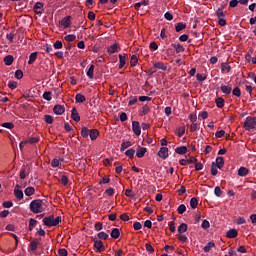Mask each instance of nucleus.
<instances>
[{"mask_svg":"<svg viewBox=\"0 0 256 256\" xmlns=\"http://www.w3.org/2000/svg\"><path fill=\"white\" fill-rule=\"evenodd\" d=\"M14 75L16 79H23V70H16Z\"/></svg>","mask_w":256,"mask_h":256,"instance_id":"57","label":"nucleus"},{"mask_svg":"<svg viewBox=\"0 0 256 256\" xmlns=\"http://www.w3.org/2000/svg\"><path fill=\"white\" fill-rule=\"evenodd\" d=\"M85 101H87V98H85V95L78 93L75 96V102L76 103H85Z\"/></svg>","mask_w":256,"mask_h":256,"instance_id":"24","label":"nucleus"},{"mask_svg":"<svg viewBox=\"0 0 256 256\" xmlns=\"http://www.w3.org/2000/svg\"><path fill=\"white\" fill-rule=\"evenodd\" d=\"M185 211H187V206H185V204H181L180 206H178L177 212L179 213V215H183Z\"/></svg>","mask_w":256,"mask_h":256,"instance_id":"47","label":"nucleus"},{"mask_svg":"<svg viewBox=\"0 0 256 256\" xmlns=\"http://www.w3.org/2000/svg\"><path fill=\"white\" fill-rule=\"evenodd\" d=\"M150 108L149 106L145 105L142 107V110L140 112V117H144V115H147V113H149Z\"/></svg>","mask_w":256,"mask_h":256,"instance_id":"48","label":"nucleus"},{"mask_svg":"<svg viewBox=\"0 0 256 256\" xmlns=\"http://www.w3.org/2000/svg\"><path fill=\"white\" fill-rule=\"evenodd\" d=\"M24 193H25L26 197H31V195H35V188L28 187L24 190Z\"/></svg>","mask_w":256,"mask_h":256,"instance_id":"29","label":"nucleus"},{"mask_svg":"<svg viewBox=\"0 0 256 256\" xmlns=\"http://www.w3.org/2000/svg\"><path fill=\"white\" fill-rule=\"evenodd\" d=\"M133 145V143L131 141H126V142H123L121 144V147H120V151H125V149H129V147H131Z\"/></svg>","mask_w":256,"mask_h":256,"instance_id":"33","label":"nucleus"},{"mask_svg":"<svg viewBox=\"0 0 256 256\" xmlns=\"http://www.w3.org/2000/svg\"><path fill=\"white\" fill-rule=\"evenodd\" d=\"M8 87H9V89H11L12 91H13L14 89H17V82H16V81H13V80H10V81L8 82Z\"/></svg>","mask_w":256,"mask_h":256,"instance_id":"53","label":"nucleus"},{"mask_svg":"<svg viewBox=\"0 0 256 256\" xmlns=\"http://www.w3.org/2000/svg\"><path fill=\"white\" fill-rule=\"evenodd\" d=\"M53 47L54 49H63V42L57 40L56 42H54Z\"/></svg>","mask_w":256,"mask_h":256,"instance_id":"56","label":"nucleus"},{"mask_svg":"<svg viewBox=\"0 0 256 256\" xmlns=\"http://www.w3.org/2000/svg\"><path fill=\"white\" fill-rule=\"evenodd\" d=\"M4 64L9 66V65H13V61H15V58L13 57V55H7L3 58Z\"/></svg>","mask_w":256,"mask_h":256,"instance_id":"18","label":"nucleus"},{"mask_svg":"<svg viewBox=\"0 0 256 256\" xmlns=\"http://www.w3.org/2000/svg\"><path fill=\"white\" fill-rule=\"evenodd\" d=\"M93 243L96 253H103V251H105V245L103 244V241L99 240V238H93Z\"/></svg>","mask_w":256,"mask_h":256,"instance_id":"4","label":"nucleus"},{"mask_svg":"<svg viewBox=\"0 0 256 256\" xmlns=\"http://www.w3.org/2000/svg\"><path fill=\"white\" fill-rule=\"evenodd\" d=\"M238 175L239 177H247V175H249V168L247 167H240L238 169Z\"/></svg>","mask_w":256,"mask_h":256,"instance_id":"14","label":"nucleus"},{"mask_svg":"<svg viewBox=\"0 0 256 256\" xmlns=\"http://www.w3.org/2000/svg\"><path fill=\"white\" fill-rule=\"evenodd\" d=\"M108 53L110 55H113V53H119V51H121V47L119 46V44L115 43L113 45H111L108 49H107Z\"/></svg>","mask_w":256,"mask_h":256,"instance_id":"10","label":"nucleus"},{"mask_svg":"<svg viewBox=\"0 0 256 256\" xmlns=\"http://www.w3.org/2000/svg\"><path fill=\"white\" fill-rule=\"evenodd\" d=\"M214 194L216 195V197H221V195H223V190H221L219 186H216L214 188Z\"/></svg>","mask_w":256,"mask_h":256,"instance_id":"52","label":"nucleus"},{"mask_svg":"<svg viewBox=\"0 0 256 256\" xmlns=\"http://www.w3.org/2000/svg\"><path fill=\"white\" fill-rule=\"evenodd\" d=\"M221 71H222V73H224L225 71H227V73H229L231 71V66L227 63H222Z\"/></svg>","mask_w":256,"mask_h":256,"instance_id":"43","label":"nucleus"},{"mask_svg":"<svg viewBox=\"0 0 256 256\" xmlns=\"http://www.w3.org/2000/svg\"><path fill=\"white\" fill-rule=\"evenodd\" d=\"M60 24L64 29H67L68 27L71 26V16H66L64 17L61 21Z\"/></svg>","mask_w":256,"mask_h":256,"instance_id":"13","label":"nucleus"},{"mask_svg":"<svg viewBox=\"0 0 256 256\" xmlns=\"http://www.w3.org/2000/svg\"><path fill=\"white\" fill-rule=\"evenodd\" d=\"M196 79H197V81H205L207 79V76H205L201 73H198V74H196Z\"/></svg>","mask_w":256,"mask_h":256,"instance_id":"62","label":"nucleus"},{"mask_svg":"<svg viewBox=\"0 0 256 256\" xmlns=\"http://www.w3.org/2000/svg\"><path fill=\"white\" fill-rule=\"evenodd\" d=\"M44 121L45 123H47L48 125H51L53 123V116L47 114L44 115Z\"/></svg>","mask_w":256,"mask_h":256,"instance_id":"50","label":"nucleus"},{"mask_svg":"<svg viewBox=\"0 0 256 256\" xmlns=\"http://www.w3.org/2000/svg\"><path fill=\"white\" fill-rule=\"evenodd\" d=\"M213 247H215V244L213 242H208L204 247V253H209Z\"/></svg>","mask_w":256,"mask_h":256,"instance_id":"41","label":"nucleus"},{"mask_svg":"<svg viewBox=\"0 0 256 256\" xmlns=\"http://www.w3.org/2000/svg\"><path fill=\"white\" fill-rule=\"evenodd\" d=\"M175 153L178 155H185L187 153V146H180L175 149Z\"/></svg>","mask_w":256,"mask_h":256,"instance_id":"27","label":"nucleus"},{"mask_svg":"<svg viewBox=\"0 0 256 256\" xmlns=\"http://www.w3.org/2000/svg\"><path fill=\"white\" fill-rule=\"evenodd\" d=\"M201 227L202 229H209L211 227V224L209 223L208 220H203Z\"/></svg>","mask_w":256,"mask_h":256,"instance_id":"61","label":"nucleus"},{"mask_svg":"<svg viewBox=\"0 0 256 256\" xmlns=\"http://www.w3.org/2000/svg\"><path fill=\"white\" fill-rule=\"evenodd\" d=\"M37 61V52H33L29 56L28 64L33 65Z\"/></svg>","mask_w":256,"mask_h":256,"instance_id":"28","label":"nucleus"},{"mask_svg":"<svg viewBox=\"0 0 256 256\" xmlns=\"http://www.w3.org/2000/svg\"><path fill=\"white\" fill-rule=\"evenodd\" d=\"M149 48L152 51H157V49H159V45H157V42L153 41V42L150 43Z\"/></svg>","mask_w":256,"mask_h":256,"instance_id":"59","label":"nucleus"},{"mask_svg":"<svg viewBox=\"0 0 256 256\" xmlns=\"http://www.w3.org/2000/svg\"><path fill=\"white\" fill-rule=\"evenodd\" d=\"M139 63V59H137V55H132L130 60L131 67H135Z\"/></svg>","mask_w":256,"mask_h":256,"instance_id":"45","label":"nucleus"},{"mask_svg":"<svg viewBox=\"0 0 256 256\" xmlns=\"http://www.w3.org/2000/svg\"><path fill=\"white\" fill-rule=\"evenodd\" d=\"M58 255H59V256H67V255H69V253L67 252V249H65V248H60V249L58 250Z\"/></svg>","mask_w":256,"mask_h":256,"instance_id":"60","label":"nucleus"},{"mask_svg":"<svg viewBox=\"0 0 256 256\" xmlns=\"http://www.w3.org/2000/svg\"><path fill=\"white\" fill-rule=\"evenodd\" d=\"M220 89L222 93H224V95H231V91H233V87L229 85L228 86L222 85Z\"/></svg>","mask_w":256,"mask_h":256,"instance_id":"20","label":"nucleus"},{"mask_svg":"<svg viewBox=\"0 0 256 256\" xmlns=\"http://www.w3.org/2000/svg\"><path fill=\"white\" fill-rule=\"evenodd\" d=\"M188 226L186 223H182L178 226L179 235H183V233H187Z\"/></svg>","mask_w":256,"mask_h":256,"instance_id":"26","label":"nucleus"},{"mask_svg":"<svg viewBox=\"0 0 256 256\" xmlns=\"http://www.w3.org/2000/svg\"><path fill=\"white\" fill-rule=\"evenodd\" d=\"M171 47H173L176 51V53H183L185 52V47L181 44H171Z\"/></svg>","mask_w":256,"mask_h":256,"instance_id":"25","label":"nucleus"},{"mask_svg":"<svg viewBox=\"0 0 256 256\" xmlns=\"http://www.w3.org/2000/svg\"><path fill=\"white\" fill-rule=\"evenodd\" d=\"M156 69H161V71H167V67L163 62H157L154 64Z\"/></svg>","mask_w":256,"mask_h":256,"instance_id":"35","label":"nucleus"},{"mask_svg":"<svg viewBox=\"0 0 256 256\" xmlns=\"http://www.w3.org/2000/svg\"><path fill=\"white\" fill-rule=\"evenodd\" d=\"M215 103L218 109H223V107H225V99H223L222 97L216 98Z\"/></svg>","mask_w":256,"mask_h":256,"instance_id":"22","label":"nucleus"},{"mask_svg":"<svg viewBox=\"0 0 256 256\" xmlns=\"http://www.w3.org/2000/svg\"><path fill=\"white\" fill-rule=\"evenodd\" d=\"M31 251H37V247H39V241L37 239L32 240L29 245Z\"/></svg>","mask_w":256,"mask_h":256,"instance_id":"30","label":"nucleus"},{"mask_svg":"<svg viewBox=\"0 0 256 256\" xmlns=\"http://www.w3.org/2000/svg\"><path fill=\"white\" fill-rule=\"evenodd\" d=\"M126 157H129V159H133L135 157V149L130 148L125 152Z\"/></svg>","mask_w":256,"mask_h":256,"instance_id":"40","label":"nucleus"},{"mask_svg":"<svg viewBox=\"0 0 256 256\" xmlns=\"http://www.w3.org/2000/svg\"><path fill=\"white\" fill-rule=\"evenodd\" d=\"M132 131L135 133L136 137H139L141 135V124L139 121H133L132 122Z\"/></svg>","mask_w":256,"mask_h":256,"instance_id":"5","label":"nucleus"},{"mask_svg":"<svg viewBox=\"0 0 256 256\" xmlns=\"http://www.w3.org/2000/svg\"><path fill=\"white\" fill-rule=\"evenodd\" d=\"M94 72H95V65H90L88 71H87V77H89V79H93L94 77Z\"/></svg>","mask_w":256,"mask_h":256,"instance_id":"32","label":"nucleus"},{"mask_svg":"<svg viewBox=\"0 0 256 256\" xmlns=\"http://www.w3.org/2000/svg\"><path fill=\"white\" fill-rule=\"evenodd\" d=\"M216 16L218 17V19L225 18V12L223 11V8H218L216 10Z\"/></svg>","mask_w":256,"mask_h":256,"instance_id":"42","label":"nucleus"},{"mask_svg":"<svg viewBox=\"0 0 256 256\" xmlns=\"http://www.w3.org/2000/svg\"><path fill=\"white\" fill-rule=\"evenodd\" d=\"M215 165L218 169H223V167L225 165V159L221 156L217 157Z\"/></svg>","mask_w":256,"mask_h":256,"instance_id":"15","label":"nucleus"},{"mask_svg":"<svg viewBox=\"0 0 256 256\" xmlns=\"http://www.w3.org/2000/svg\"><path fill=\"white\" fill-rule=\"evenodd\" d=\"M110 237H112V239H119V237H121V232L118 228H113L110 233Z\"/></svg>","mask_w":256,"mask_h":256,"instance_id":"21","label":"nucleus"},{"mask_svg":"<svg viewBox=\"0 0 256 256\" xmlns=\"http://www.w3.org/2000/svg\"><path fill=\"white\" fill-rule=\"evenodd\" d=\"M219 169L216 165H215V162H212V165H211V175L215 176L217 175V173H219Z\"/></svg>","mask_w":256,"mask_h":256,"instance_id":"49","label":"nucleus"},{"mask_svg":"<svg viewBox=\"0 0 256 256\" xmlns=\"http://www.w3.org/2000/svg\"><path fill=\"white\" fill-rule=\"evenodd\" d=\"M119 69H123L125 67V64L127 63V57L122 54H119Z\"/></svg>","mask_w":256,"mask_h":256,"instance_id":"16","label":"nucleus"},{"mask_svg":"<svg viewBox=\"0 0 256 256\" xmlns=\"http://www.w3.org/2000/svg\"><path fill=\"white\" fill-rule=\"evenodd\" d=\"M44 5L41 2H36L33 6V11L36 15H42L44 11Z\"/></svg>","mask_w":256,"mask_h":256,"instance_id":"6","label":"nucleus"},{"mask_svg":"<svg viewBox=\"0 0 256 256\" xmlns=\"http://www.w3.org/2000/svg\"><path fill=\"white\" fill-rule=\"evenodd\" d=\"M90 139L91 141H96L97 137H99V130L98 129H92L90 130Z\"/></svg>","mask_w":256,"mask_h":256,"instance_id":"23","label":"nucleus"},{"mask_svg":"<svg viewBox=\"0 0 256 256\" xmlns=\"http://www.w3.org/2000/svg\"><path fill=\"white\" fill-rule=\"evenodd\" d=\"M243 128L246 131H256V117L248 116L246 117Z\"/></svg>","mask_w":256,"mask_h":256,"instance_id":"1","label":"nucleus"},{"mask_svg":"<svg viewBox=\"0 0 256 256\" xmlns=\"http://www.w3.org/2000/svg\"><path fill=\"white\" fill-rule=\"evenodd\" d=\"M145 247H146V251H147L148 253H155V249L153 248V246H152L151 244L146 243V244H145Z\"/></svg>","mask_w":256,"mask_h":256,"instance_id":"58","label":"nucleus"},{"mask_svg":"<svg viewBox=\"0 0 256 256\" xmlns=\"http://www.w3.org/2000/svg\"><path fill=\"white\" fill-rule=\"evenodd\" d=\"M65 41H67L68 43H73V41H75V39H77V36H75V34H68L64 37Z\"/></svg>","mask_w":256,"mask_h":256,"instance_id":"36","label":"nucleus"},{"mask_svg":"<svg viewBox=\"0 0 256 256\" xmlns=\"http://www.w3.org/2000/svg\"><path fill=\"white\" fill-rule=\"evenodd\" d=\"M232 95L235 97H241V89L239 87H235L232 91Z\"/></svg>","mask_w":256,"mask_h":256,"instance_id":"54","label":"nucleus"},{"mask_svg":"<svg viewBox=\"0 0 256 256\" xmlns=\"http://www.w3.org/2000/svg\"><path fill=\"white\" fill-rule=\"evenodd\" d=\"M158 157H160L161 159H167L169 157V148L167 147L160 148L158 152Z\"/></svg>","mask_w":256,"mask_h":256,"instance_id":"8","label":"nucleus"},{"mask_svg":"<svg viewBox=\"0 0 256 256\" xmlns=\"http://www.w3.org/2000/svg\"><path fill=\"white\" fill-rule=\"evenodd\" d=\"M237 235H239V233L237 232V229H230L227 233H226V237L228 239H235V237H237Z\"/></svg>","mask_w":256,"mask_h":256,"instance_id":"17","label":"nucleus"},{"mask_svg":"<svg viewBox=\"0 0 256 256\" xmlns=\"http://www.w3.org/2000/svg\"><path fill=\"white\" fill-rule=\"evenodd\" d=\"M125 195L126 197H130V199H133V197H135V192H133V190L131 189H126Z\"/></svg>","mask_w":256,"mask_h":256,"instance_id":"55","label":"nucleus"},{"mask_svg":"<svg viewBox=\"0 0 256 256\" xmlns=\"http://www.w3.org/2000/svg\"><path fill=\"white\" fill-rule=\"evenodd\" d=\"M95 231H101L103 229V223L96 222L94 226Z\"/></svg>","mask_w":256,"mask_h":256,"instance_id":"63","label":"nucleus"},{"mask_svg":"<svg viewBox=\"0 0 256 256\" xmlns=\"http://www.w3.org/2000/svg\"><path fill=\"white\" fill-rule=\"evenodd\" d=\"M178 240L180 241V243H187V236H185L183 234H179Z\"/></svg>","mask_w":256,"mask_h":256,"instance_id":"64","label":"nucleus"},{"mask_svg":"<svg viewBox=\"0 0 256 256\" xmlns=\"http://www.w3.org/2000/svg\"><path fill=\"white\" fill-rule=\"evenodd\" d=\"M71 119L73 121H76V123H79L81 121V116H79V112H77V108L73 107L71 110Z\"/></svg>","mask_w":256,"mask_h":256,"instance_id":"11","label":"nucleus"},{"mask_svg":"<svg viewBox=\"0 0 256 256\" xmlns=\"http://www.w3.org/2000/svg\"><path fill=\"white\" fill-rule=\"evenodd\" d=\"M60 222H61V216H58L55 218V216L50 215L43 219V223L44 225H46V227H57L58 223Z\"/></svg>","mask_w":256,"mask_h":256,"instance_id":"3","label":"nucleus"},{"mask_svg":"<svg viewBox=\"0 0 256 256\" xmlns=\"http://www.w3.org/2000/svg\"><path fill=\"white\" fill-rule=\"evenodd\" d=\"M197 205H199V200H197L195 197L191 198L190 207L192 209H197Z\"/></svg>","mask_w":256,"mask_h":256,"instance_id":"39","label":"nucleus"},{"mask_svg":"<svg viewBox=\"0 0 256 256\" xmlns=\"http://www.w3.org/2000/svg\"><path fill=\"white\" fill-rule=\"evenodd\" d=\"M60 183H62L64 187H67V185H69V177H67L66 175H62L60 177Z\"/></svg>","mask_w":256,"mask_h":256,"instance_id":"37","label":"nucleus"},{"mask_svg":"<svg viewBox=\"0 0 256 256\" xmlns=\"http://www.w3.org/2000/svg\"><path fill=\"white\" fill-rule=\"evenodd\" d=\"M96 239H99V241H101V239H103L104 241H107V239H109V234H107L105 232H100L97 234Z\"/></svg>","mask_w":256,"mask_h":256,"instance_id":"34","label":"nucleus"},{"mask_svg":"<svg viewBox=\"0 0 256 256\" xmlns=\"http://www.w3.org/2000/svg\"><path fill=\"white\" fill-rule=\"evenodd\" d=\"M30 211L32 213H43V200L36 199L30 203Z\"/></svg>","mask_w":256,"mask_h":256,"instance_id":"2","label":"nucleus"},{"mask_svg":"<svg viewBox=\"0 0 256 256\" xmlns=\"http://www.w3.org/2000/svg\"><path fill=\"white\" fill-rule=\"evenodd\" d=\"M145 153H147V148L137 146L136 157H138V159H143V157H145Z\"/></svg>","mask_w":256,"mask_h":256,"instance_id":"7","label":"nucleus"},{"mask_svg":"<svg viewBox=\"0 0 256 256\" xmlns=\"http://www.w3.org/2000/svg\"><path fill=\"white\" fill-rule=\"evenodd\" d=\"M14 195L16 199H19V201L23 199V190H21V186L19 184H17L14 188Z\"/></svg>","mask_w":256,"mask_h":256,"instance_id":"9","label":"nucleus"},{"mask_svg":"<svg viewBox=\"0 0 256 256\" xmlns=\"http://www.w3.org/2000/svg\"><path fill=\"white\" fill-rule=\"evenodd\" d=\"M186 28H187V24L180 22V23L176 24L175 31H176V33H179L180 31H183V29H186Z\"/></svg>","mask_w":256,"mask_h":256,"instance_id":"31","label":"nucleus"},{"mask_svg":"<svg viewBox=\"0 0 256 256\" xmlns=\"http://www.w3.org/2000/svg\"><path fill=\"white\" fill-rule=\"evenodd\" d=\"M43 99H45V101H51L53 99V93H51V91L44 92Z\"/></svg>","mask_w":256,"mask_h":256,"instance_id":"38","label":"nucleus"},{"mask_svg":"<svg viewBox=\"0 0 256 256\" xmlns=\"http://www.w3.org/2000/svg\"><path fill=\"white\" fill-rule=\"evenodd\" d=\"M36 225H37V220L31 218L29 220V227H28L29 231H33V229H35Z\"/></svg>","mask_w":256,"mask_h":256,"instance_id":"44","label":"nucleus"},{"mask_svg":"<svg viewBox=\"0 0 256 256\" xmlns=\"http://www.w3.org/2000/svg\"><path fill=\"white\" fill-rule=\"evenodd\" d=\"M90 132H91V130H89V128L82 127L80 135H81V137H83V139H88V137L90 136Z\"/></svg>","mask_w":256,"mask_h":256,"instance_id":"19","label":"nucleus"},{"mask_svg":"<svg viewBox=\"0 0 256 256\" xmlns=\"http://www.w3.org/2000/svg\"><path fill=\"white\" fill-rule=\"evenodd\" d=\"M1 127H4L5 129H14L15 124H13V122H4L1 124Z\"/></svg>","mask_w":256,"mask_h":256,"instance_id":"46","label":"nucleus"},{"mask_svg":"<svg viewBox=\"0 0 256 256\" xmlns=\"http://www.w3.org/2000/svg\"><path fill=\"white\" fill-rule=\"evenodd\" d=\"M53 112L55 115H63L65 113V106L57 104L54 106Z\"/></svg>","mask_w":256,"mask_h":256,"instance_id":"12","label":"nucleus"},{"mask_svg":"<svg viewBox=\"0 0 256 256\" xmlns=\"http://www.w3.org/2000/svg\"><path fill=\"white\" fill-rule=\"evenodd\" d=\"M27 143H30V145H33L35 143H39L40 141V138L39 137H32V138H29L28 140H26Z\"/></svg>","mask_w":256,"mask_h":256,"instance_id":"51","label":"nucleus"}]
</instances>
